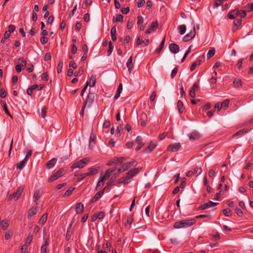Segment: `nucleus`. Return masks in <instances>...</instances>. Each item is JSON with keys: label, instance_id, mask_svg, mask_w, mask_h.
Listing matches in <instances>:
<instances>
[{"label": "nucleus", "instance_id": "nucleus-1", "mask_svg": "<svg viewBox=\"0 0 253 253\" xmlns=\"http://www.w3.org/2000/svg\"><path fill=\"white\" fill-rule=\"evenodd\" d=\"M196 223L194 218L184 219L174 223L173 227L175 229L185 228L190 227Z\"/></svg>", "mask_w": 253, "mask_h": 253}, {"label": "nucleus", "instance_id": "nucleus-2", "mask_svg": "<svg viewBox=\"0 0 253 253\" xmlns=\"http://www.w3.org/2000/svg\"><path fill=\"white\" fill-rule=\"evenodd\" d=\"M90 161V159L88 158H85L83 159L74 164H73L71 166V169H74L75 168H79L82 169L86 166L87 164Z\"/></svg>", "mask_w": 253, "mask_h": 253}, {"label": "nucleus", "instance_id": "nucleus-3", "mask_svg": "<svg viewBox=\"0 0 253 253\" xmlns=\"http://www.w3.org/2000/svg\"><path fill=\"white\" fill-rule=\"evenodd\" d=\"M24 190V187L22 186L19 187L17 189L16 191L15 192H14L12 194H11L8 197V199L9 200H14L16 201L17 200L20 196H21L22 193L23 192Z\"/></svg>", "mask_w": 253, "mask_h": 253}, {"label": "nucleus", "instance_id": "nucleus-4", "mask_svg": "<svg viewBox=\"0 0 253 253\" xmlns=\"http://www.w3.org/2000/svg\"><path fill=\"white\" fill-rule=\"evenodd\" d=\"M66 173V171L63 169H60L57 171L52 174L48 179V182H50L55 180L58 178L64 175Z\"/></svg>", "mask_w": 253, "mask_h": 253}, {"label": "nucleus", "instance_id": "nucleus-5", "mask_svg": "<svg viewBox=\"0 0 253 253\" xmlns=\"http://www.w3.org/2000/svg\"><path fill=\"white\" fill-rule=\"evenodd\" d=\"M196 33V31L195 29V27L193 25L192 27V29L191 30V31L187 34L185 35L182 41L184 42H187L193 39Z\"/></svg>", "mask_w": 253, "mask_h": 253}, {"label": "nucleus", "instance_id": "nucleus-6", "mask_svg": "<svg viewBox=\"0 0 253 253\" xmlns=\"http://www.w3.org/2000/svg\"><path fill=\"white\" fill-rule=\"evenodd\" d=\"M181 147V145L179 143H175L169 145L168 147V150L169 151L175 152L177 151Z\"/></svg>", "mask_w": 253, "mask_h": 253}, {"label": "nucleus", "instance_id": "nucleus-7", "mask_svg": "<svg viewBox=\"0 0 253 253\" xmlns=\"http://www.w3.org/2000/svg\"><path fill=\"white\" fill-rule=\"evenodd\" d=\"M141 170V168H137L128 171L126 175L127 176V178L129 179L131 178L135 175H136L137 173H138Z\"/></svg>", "mask_w": 253, "mask_h": 253}, {"label": "nucleus", "instance_id": "nucleus-8", "mask_svg": "<svg viewBox=\"0 0 253 253\" xmlns=\"http://www.w3.org/2000/svg\"><path fill=\"white\" fill-rule=\"evenodd\" d=\"M104 190H102L97 192L94 195V196L90 200L89 203H93L98 201L102 196V195L104 194Z\"/></svg>", "mask_w": 253, "mask_h": 253}, {"label": "nucleus", "instance_id": "nucleus-9", "mask_svg": "<svg viewBox=\"0 0 253 253\" xmlns=\"http://www.w3.org/2000/svg\"><path fill=\"white\" fill-rule=\"evenodd\" d=\"M169 49L171 52L175 54L179 52V46L176 43H171L169 45Z\"/></svg>", "mask_w": 253, "mask_h": 253}, {"label": "nucleus", "instance_id": "nucleus-10", "mask_svg": "<svg viewBox=\"0 0 253 253\" xmlns=\"http://www.w3.org/2000/svg\"><path fill=\"white\" fill-rule=\"evenodd\" d=\"M124 161L123 157L117 158L113 160V161H109L107 164V166L116 165L118 164L122 163Z\"/></svg>", "mask_w": 253, "mask_h": 253}, {"label": "nucleus", "instance_id": "nucleus-11", "mask_svg": "<svg viewBox=\"0 0 253 253\" xmlns=\"http://www.w3.org/2000/svg\"><path fill=\"white\" fill-rule=\"evenodd\" d=\"M158 26V22L157 21H155L154 22H153L149 27V29H148L146 32L145 33L146 34H150L152 31H155L156 30L157 27Z\"/></svg>", "mask_w": 253, "mask_h": 253}, {"label": "nucleus", "instance_id": "nucleus-12", "mask_svg": "<svg viewBox=\"0 0 253 253\" xmlns=\"http://www.w3.org/2000/svg\"><path fill=\"white\" fill-rule=\"evenodd\" d=\"M218 203L210 201L208 203H205L201 205L200 209L202 210L209 209V208L212 207L216 206Z\"/></svg>", "mask_w": 253, "mask_h": 253}, {"label": "nucleus", "instance_id": "nucleus-13", "mask_svg": "<svg viewBox=\"0 0 253 253\" xmlns=\"http://www.w3.org/2000/svg\"><path fill=\"white\" fill-rule=\"evenodd\" d=\"M42 191L41 190H37L35 192L34 195L33 199L36 205H39V200L41 198Z\"/></svg>", "mask_w": 253, "mask_h": 253}, {"label": "nucleus", "instance_id": "nucleus-14", "mask_svg": "<svg viewBox=\"0 0 253 253\" xmlns=\"http://www.w3.org/2000/svg\"><path fill=\"white\" fill-rule=\"evenodd\" d=\"M38 211V207H32L28 211L27 218L30 219L35 215Z\"/></svg>", "mask_w": 253, "mask_h": 253}, {"label": "nucleus", "instance_id": "nucleus-15", "mask_svg": "<svg viewBox=\"0 0 253 253\" xmlns=\"http://www.w3.org/2000/svg\"><path fill=\"white\" fill-rule=\"evenodd\" d=\"M188 136L190 140H196L200 138V134L198 132L194 131L192 133L188 134Z\"/></svg>", "mask_w": 253, "mask_h": 253}, {"label": "nucleus", "instance_id": "nucleus-16", "mask_svg": "<svg viewBox=\"0 0 253 253\" xmlns=\"http://www.w3.org/2000/svg\"><path fill=\"white\" fill-rule=\"evenodd\" d=\"M136 142L137 143V146H136L135 150L136 151H137L139 150L144 145V144L142 143V138L141 136H137L136 138Z\"/></svg>", "mask_w": 253, "mask_h": 253}, {"label": "nucleus", "instance_id": "nucleus-17", "mask_svg": "<svg viewBox=\"0 0 253 253\" xmlns=\"http://www.w3.org/2000/svg\"><path fill=\"white\" fill-rule=\"evenodd\" d=\"M199 84L197 83H195L193 85L191 89L189 92V95L192 97H195V91L198 89Z\"/></svg>", "mask_w": 253, "mask_h": 253}, {"label": "nucleus", "instance_id": "nucleus-18", "mask_svg": "<svg viewBox=\"0 0 253 253\" xmlns=\"http://www.w3.org/2000/svg\"><path fill=\"white\" fill-rule=\"evenodd\" d=\"M234 13L236 17L239 16L240 18H244L246 16V12L245 10H234Z\"/></svg>", "mask_w": 253, "mask_h": 253}, {"label": "nucleus", "instance_id": "nucleus-19", "mask_svg": "<svg viewBox=\"0 0 253 253\" xmlns=\"http://www.w3.org/2000/svg\"><path fill=\"white\" fill-rule=\"evenodd\" d=\"M156 144L153 142H151L149 146L144 151L145 153H149L151 152L156 147Z\"/></svg>", "mask_w": 253, "mask_h": 253}, {"label": "nucleus", "instance_id": "nucleus-20", "mask_svg": "<svg viewBox=\"0 0 253 253\" xmlns=\"http://www.w3.org/2000/svg\"><path fill=\"white\" fill-rule=\"evenodd\" d=\"M126 66L129 73L131 72L133 65L132 63V57L131 56L128 59L126 62Z\"/></svg>", "mask_w": 253, "mask_h": 253}, {"label": "nucleus", "instance_id": "nucleus-21", "mask_svg": "<svg viewBox=\"0 0 253 253\" xmlns=\"http://www.w3.org/2000/svg\"><path fill=\"white\" fill-rule=\"evenodd\" d=\"M56 159L52 158L50 160L48 161L46 163V168L48 169H50L52 168L55 165L56 163Z\"/></svg>", "mask_w": 253, "mask_h": 253}, {"label": "nucleus", "instance_id": "nucleus-22", "mask_svg": "<svg viewBox=\"0 0 253 253\" xmlns=\"http://www.w3.org/2000/svg\"><path fill=\"white\" fill-rule=\"evenodd\" d=\"M94 95L93 93L89 92L87 96L86 99L84 102H86V104L89 103L90 105L93 101Z\"/></svg>", "mask_w": 253, "mask_h": 253}, {"label": "nucleus", "instance_id": "nucleus-23", "mask_svg": "<svg viewBox=\"0 0 253 253\" xmlns=\"http://www.w3.org/2000/svg\"><path fill=\"white\" fill-rule=\"evenodd\" d=\"M27 162V158H24L22 161L16 164V167L17 169H22L25 167Z\"/></svg>", "mask_w": 253, "mask_h": 253}, {"label": "nucleus", "instance_id": "nucleus-24", "mask_svg": "<svg viewBox=\"0 0 253 253\" xmlns=\"http://www.w3.org/2000/svg\"><path fill=\"white\" fill-rule=\"evenodd\" d=\"M84 209V206L82 203H79L77 204L76 207V211L77 213H82Z\"/></svg>", "mask_w": 253, "mask_h": 253}, {"label": "nucleus", "instance_id": "nucleus-25", "mask_svg": "<svg viewBox=\"0 0 253 253\" xmlns=\"http://www.w3.org/2000/svg\"><path fill=\"white\" fill-rule=\"evenodd\" d=\"M141 125L145 126L147 124V116L146 113H142L141 116Z\"/></svg>", "mask_w": 253, "mask_h": 253}, {"label": "nucleus", "instance_id": "nucleus-26", "mask_svg": "<svg viewBox=\"0 0 253 253\" xmlns=\"http://www.w3.org/2000/svg\"><path fill=\"white\" fill-rule=\"evenodd\" d=\"M123 90V85L122 84H120L117 88L116 93L114 96V99H117L120 96V94Z\"/></svg>", "mask_w": 253, "mask_h": 253}, {"label": "nucleus", "instance_id": "nucleus-27", "mask_svg": "<svg viewBox=\"0 0 253 253\" xmlns=\"http://www.w3.org/2000/svg\"><path fill=\"white\" fill-rule=\"evenodd\" d=\"M177 107L179 113H182L184 110V107L183 106V104L182 102L180 100H179L177 103Z\"/></svg>", "mask_w": 253, "mask_h": 253}, {"label": "nucleus", "instance_id": "nucleus-28", "mask_svg": "<svg viewBox=\"0 0 253 253\" xmlns=\"http://www.w3.org/2000/svg\"><path fill=\"white\" fill-rule=\"evenodd\" d=\"M96 77L95 75H91L88 82V85L90 87H93L95 84Z\"/></svg>", "mask_w": 253, "mask_h": 253}, {"label": "nucleus", "instance_id": "nucleus-29", "mask_svg": "<svg viewBox=\"0 0 253 253\" xmlns=\"http://www.w3.org/2000/svg\"><path fill=\"white\" fill-rule=\"evenodd\" d=\"M47 218V213L43 214L41 218L40 219V220L39 221V223L41 225L43 224L46 221Z\"/></svg>", "mask_w": 253, "mask_h": 253}, {"label": "nucleus", "instance_id": "nucleus-30", "mask_svg": "<svg viewBox=\"0 0 253 253\" xmlns=\"http://www.w3.org/2000/svg\"><path fill=\"white\" fill-rule=\"evenodd\" d=\"M0 104L2 106L4 111H5V113L8 115L9 116H10L11 118H12L11 115L10 114V112L8 110L7 107L6 105V103H5L3 101L0 102Z\"/></svg>", "mask_w": 253, "mask_h": 253}, {"label": "nucleus", "instance_id": "nucleus-31", "mask_svg": "<svg viewBox=\"0 0 253 253\" xmlns=\"http://www.w3.org/2000/svg\"><path fill=\"white\" fill-rule=\"evenodd\" d=\"M234 86L236 88L240 87L242 86V81L239 79H235L233 82Z\"/></svg>", "mask_w": 253, "mask_h": 253}, {"label": "nucleus", "instance_id": "nucleus-32", "mask_svg": "<svg viewBox=\"0 0 253 253\" xmlns=\"http://www.w3.org/2000/svg\"><path fill=\"white\" fill-rule=\"evenodd\" d=\"M89 172H86L88 174V176L95 175L98 172V169L95 168H89L88 169Z\"/></svg>", "mask_w": 253, "mask_h": 253}, {"label": "nucleus", "instance_id": "nucleus-33", "mask_svg": "<svg viewBox=\"0 0 253 253\" xmlns=\"http://www.w3.org/2000/svg\"><path fill=\"white\" fill-rule=\"evenodd\" d=\"M201 62L202 61L201 60H198L197 61L193 62L190 67V70L191 71L194 70L197 66L200 65L201 64Z\"/></svg>", "mask_w": 253, "mask_h": 253}, {"label": "nucleus", "instance_id": "nucleus-34", "mask_svg": "<svg viewBox=\"0 0 253 253\" xmlns=\"http://www.w3.org/2000/svg\"><path fill=\"white\" fill-rule=\"evenodd\" d=\"M116 169V168H112V169H107L105 172V174H104V175H105V176L107 178L108 177H109L111 175V173L114 171H115Z\"/></svg>", "mask_w": 253, "mask_h": 253}, {"label": "nucleus", "instance_id": "nucleus-35", "mask_svg": "<svg viewBox=\"0 0 253 253\" xmlns=\"http://www.w3.org/2000/svg\"><path fill=\"white\" fill-rule=\"evenodd\" d=\"M165 40H166V38L165 37L163 39L162 42H161L159 48L156 49V52L160 53L162 51V50L163 49V48L164 47V44H165Z\"/></svg>", "mask_w": 253, "mask_h": 253}, {"label": "nucleus", "instance_id": "nucleus-36", "mask_svg": "<svg viewBox=\"0 0 253 253\" xmlns=\"http://www.w3.org/2000/svg\"><path fill=\"white\" fill-rule=\"evenodd\" d=\"M215 53V49L214 48H211L210 49V50L208 51L207 53V58L210 59L211 58Z\"/></svg>", "mask_w": 253, "mask_h": 253}, {"label": "nucleus", "instance_id": "nucleus-37", "mask_svg": "<svg viewBox=\"0 0 253 253\" xmlns=\"http://www.w3.org/2000/svg\"><path fill=\"white\" fill-rule=\"evenodd\" d=\"M77 176V179L78 181H81L83 179H84L85 177L88 176V174L87 173L75 175Z\"/></svg>", "mask_w": 253, "mask_h": 253}, {"label": "nucleus", "instance_id": "nucleus-38", "mask_svg": "<svg viewBox=\"0 0 253 253\" xmlns=\"http://www.w3.org/2000/svg\"><path fill=\"white\" fill-rule=\"evenodd\" d=\"M1 228L3 230H6L8 227V221L6 219H4L1 221Z\"/></svg>", "mask_w": 253, "mask_h": 253}, {"label": "nucleus", "instance_id": "nucleus-39", "mask_svg": "<svg viewBox=\"0 0 253 253\" xmlns=\"http://www.w3.org/2000/svg\"><path fill=\"white\" fill-rule=\"evenodd\" d=\"M186 27L185 25H181L178 27L179 33L181 35H183L186 31Z\"/></svg>", "mask_w": 253, "mask_h": 253}, {"label": "nucleus", "instance_id": "nucleus-40", "mask_svg": "<svg viewBox=\"0 0 253 253\" xmlns=\"http://www.w3.org/2000/svg\"><path fill=\"white\" fill-rule=\"evenodd\" d=\"M202 172V169L201 168L196 167L194 170V175L196 176H197L198 175L201 174Z\"/></svg>", "mask_w": 253, "mask_h": 253}, {"label": "nucleus", "instance_id": "nucleus-41", "mask_svg": "<svg viewBox=\"0 0 253 253\" xmlns=\"http://www.w3.org/2000/svg\"><path fill=\"white\" fill-rule=\"evenodd\" d=\"M19 65H21L23 68H24L26 66L27 62L23 58H19L18 59Z\"/></svg>", "mask_w": 253, "mask_h": 253}, {"label": "nucleus", "instance_id": "nucleus-42", "mask_svg": "<svg viewBox=\"0 0 253 253\" xmlns=\"http://www.w3.org/2000/svg\"><path fill=\"white\" fill-rule=\"evenodd\" d=\"M128 179H129V178H127V176L126 175V176L122 177L119 179V182L124 183L125 184H128Z\"/></svg>", "mask_w": 253, "mask_h": 253}, {"label": "nucleus", "instance_id": "nucleus-43", "mask_svg": "<svg viewBox=\"0 0 253 253\" xmlns=\"http://www.w3.org/2000/svg\"><path fill=\"white\" fill-rule=\"evenodd\" d=\"M63 66V62L62 60H60L59 64L57 65V71L58 73H60L61 72L62 68Z\"/></svg>", "mask_w": 253, "mask_h": 253}, {"label": "nucleus", "instance_id": "nucleus-44", "mask_svg": "<svg viewBox=\"0 0 253 253\" xmlns=\"http://www.w3.org/2000/svg\"><path fill=\"white\" fill-rule=\"evenodd\" d=\"M114 49V45H113L111 42L109 43V49L107 51V55L109 56L111 54Z\"/></svg>", "mask_w": 253, "mask_h": 253}, {"label": "nucleus", "instance_id": "nucleus-45", "mask_svg": "<svg viewBox=\"0 0 253 253\" xmlns=\"http://www.w3.org/2000/svg\"><path fill=\"white\" fill-rule=\"evenodd\" d=\"M71 226H72V225H70V227L68 228L67 231L65 238L67 241L69 240L71 237V232L70 231Z\"/></svg>", "mask_w": 253, "mask_h": 253}, {"label": "nucleus", "instance_id": "nucleus-46", "mask_svg": "<svg viewBox=\"0 0 253 253\" xmlns=\"http://www.w3.org/2000/svg\"><path fill=\"white\" fill-rule=\"evenodd\" d=\"M229 102L230 100L228 99H225L223 102L220 103V104L222 105V107L226 108L228 107Z\"/></svg>", "mask_w": 253, "mask_h": 253}, {"label": "nucleus", "instance_id": "nucleus-47", "mask_svg": "<svg viewBox=\"0 0 253 253\" xmlns=\"http://www.w3.org/2000/svg\"><path fill=\"white\" fill-rule=\"evenodd\" d=\"M74 189H75V188L70 187L65 192V193H64L63 196L66 197V196H68L72 194V193L73 192V191H74Z\"/></svg>", "mask_w": 253, "mask_h": 253}, {"label": "nucleus", "instance_id": "nucleus-48", "mask_svg": "<svg viewBox=\"0 0 253 253\" xmlns=\"http://www.w3.org/2000/svg\"><path fill=\"white\" fill-rule=\"evenodd\" d=\"M224 0H216L215 3L213 5V8H216L220 5L223 2Z\"/></svg>", "mask_w": 253, "mask_h": 253}, {"label": "nucleus", "instance_id": "nucleus-49", "mask_svg": "<svg viewBox=\"0 0 253 253\" xmlns=\"http://www.w3.org/2000/svg\"><path fill=\"white\" fill-rule=\"evenodd\" d=\"M46 114V108L45 107L42 108L41 115L42 118L43 119L45 118Z\"/></svg>", "mask_w": 253, "mask_h": 253}, {"label": "nucleus", "instance_id": "nucleus-50", "mask_svg": "<svg viewBox=\"0 0 253 253\" xmlns=\"http://www.w3.org/2000/svg\"><path fill=\"white\" fill-rule=\"evenodd\" d=\"M231 212V211L228 209H224L223 211V213L224 215L226 216H230Z\"/></svg>", "mask_w": 253, "mask_h": 253}, {"label": "nucleus", "instance_id": "nucleus-51", "mask_svg": "<svg viewBox=\"0 0 253 253\" xmlns=\"http://www.w3.org/2000/svg\"><path fill=\"white\" fill-rule=\"evenodd\" d=\"M95 213L96 214V216L99 219L103 218L105 215V212L103 211H100Z\"/></svg>", "mask_w": 253, "mask_h": 253}, {"label": "nucleus", "instance_id": "nucleus-52", "mask_svg": "<svg viewBox=\"0 0 253 253\" xmlns=\"http://www.w3.org/2000/svg\"><path fill=\"white\" fill-rule=\"evenodd\" d=\"M123 19H124V16L122 14H118L116 15V21L123 22Z\"/></svg>", "mask_w": 253, "mask_h": 253}, {"label": "nucleus", "instance_id": "nucleus-53", "mask_svg": "<svg viewBox=\"0 0 253 253\" xmlns=\"http://www.w3.org/2000/svg\"><path fill=\"white\" fill-rule=\"evenodd\" d=\"M114 185V182L112 181L108 182L106 183V186L102 189L104 190V192L109 188L110 187Z\"/></svg>", "mask_w": 253, "mask_h": 253}, {"label": "nucleus", "instance_id": "nucleus-54", "mask_svg": "<svg viewBox=\"0 0 253 253\" xmlns=\"http://www.w3.org/2000/svg\"><path fill=\"white\" fill-rule=\"evenodd\" d=\"M6 96V92L3 88L0 89V96L1 98H4Z\"/></svg>", "mask_w": 253, "mask_h": 253}, {"label": "nucleus", "instance_id": "nucleus-55", "mask_svg": "<svg viewBox=\"0 0 253 253\" xmlns=\"http://www.w3.org/2000/svg\"><path fill=\"white\" fill-rule=\"evenodd\" d=\"M33 239V237L31 235H29L27 237V240L25 243V245H27V246L29 245Z\"/></svg>", "mask_w": 253, "mask_h": 253}, {"label": "nucleus", "instance_id": "nucleus-56", "mask_svg": "<svg viewBox=\"0 0 253 253\" xmlns=\"http://www.w3.org/2000/svg\"><path fill=\"white\" fill-rule=\"evenodd\" d=\"M177 67H175L171 71V78H173L176 75L177 73Z\"/></svg>", "mask_w": 253, "mask_h": 253}, {"label": "nucleus", "instance_id": "nucleus-57", "mask_svg": "<svg viewBox=\"0 0 253 253\" xmlns=\"http://www.w3.org/2000/svg\"><path fill=\"white\" fill-rule=\"evenodd\" d=\"M107 178L105 176V175L103 174H101L98 181L102 182L103 183H104L105 181H106Z\"/></svg>", "mask_w": 253, "mask_h": 253}, {"label": "nucleus", "instance_id": "nucleus-58", "mask_svg": "<svg viewBox=\"0 0 253 253\" xmlns=\"http://www.w3.org/2000/svg\"><path fill=\"white\" fill-rule=\"evenodd\" d=\"M41 78L44 81L48 80V74L47 72L43 73L41 75Z\"/></svg>", "mask_w": 253, "mask_h": 253}, {"label": "nucleus", "instance_id": "nucleus-59", "mask_svg": "<svg viewBox=\"0 0 253 253\" xmlns=\"http://www.w3.org/2000/svg\"><path fill=\"white\" fill-rule=\"evenodd\" d=\"M121 11L123 14H127L129 11V8L128 7H123L121 9Z\"/></svg>", "mask_w": 253, "mask_h": 253}, {"label": "nucleus", "instance_id": "nucleus-60", "mask_svg": "<svg viewBox=\"0 0 253 253\" xmlns=\"http://www.w3.org/2000/svg\"><path fill=\"white\" fill-rule=\"evenodd\" d=\"M51 56L49 52L46 53L44 56V60L45 61H48L51 59Z\"/></svg>", "mask_w": 253, "mask_h": 253}, {"label": "nucleus", "instance_id": "nucleus-61", "mask_svg": "<svg viewBox=\"0 0 253 253\" xmlns=\"http://www.w3.org/2000/svg\"><path fill=\"white\" fill-rule=\"evenodd\" d=\"M137 24L138 25H140V24H142L143 22V18L142 16L141 15H138L137 16Z\"/></svg>", "mask_w": 253, "mask_h": 253}, {"label": "nucleus", "instance_id": "nucleus-62", "mask_svg": "<svg viewBox=\"0 0 253 253\" xmlns=\"http://www.w3.org/2000/svg\"><path fill=\"white\" fill-rule=\"evenodd\" d=\"M235 212L237 213V214L239 216H242L243 213V211L239 208H236L235 209Z\"/></svg>", "mask_w": 253, "mask_h": 253}, {"label": "nucleus", "instance_id": "nucleus-63", "mask_svg": "<svg viewBox=\"0 0 253 253\" xmlns=\"http://www.w3.org/2000/svg\"><path fill=\"white\" fill-rule=\"evenodd\" d=\"M228 17L230 19H233L236 17V15L234 13V10L230 12L228 14Z\"/></svg>", "mask_w": 253, "mask_h": 253}, {"label": "nucleus", "instance_id": "nucleus-64", "mask_svg": "<svg viewBox=\"0 0 253 253\" xmlns=\"http://www.w3.org/2000/svg\"><path fill=\"white\" fill-rule=\"evenodd\" d=\"M41 253H48L47 251V247L45 246H42L41 249Z\"/></svg>", "mask_w": 253, "mask_h": 253}]
</instances>
